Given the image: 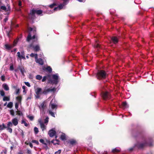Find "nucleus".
I'll list each match as a JSON object with an SVG mask.
<instances>
[{
	"mask_svg": "<svg viewBox=\"0 0 154 154\" xmlns=\"http://www.w3.org/2000/svg\"><path fill=\"white\" fill-rule=\"evenodd\" d=\"M144 142L143 143H137L135 145V146L139 149H142L144 147L149 146H152V143H148L145 138H143Z\"/></svg>",
	"mask_w": 154,
	"mask_h": 154,
	"instance_id": "obj_1",
	"label": "nucleus"
},
{
	"mask_svg": "<svg viewBox=\"0 0 154 154\" xmlns=\"http://www.w3.org/2000/svg\"><path fill=\"white\" fill-rule=\"evenodd\" d=\"M107 75L106 73L104 70H101L98 71L96 76L98 79L101 80L106 79Z\"/></svg>",
	"mask_w": 154,
	"mask_h": 154,
	"instance_id": "obj_2",
	"label": "nucleus"
},
{
	"mask_svg": "<svg viewBox=\"0 0 154 154\" xmlns=\"http://www.w3.org/2000/svg\"><path fill=\"white\" fill-rule=\"evenodd\" d=\"M59 76L57 74L53 75L52 79L49 78L48 79V83L52 84H57L58 82Z\"/></svg>",
	"mask_w": 154,
	"mask_h": 154,
	"instance_id": "obj_3",
	"label": "nucleus"
},
{
	"mask_svg": "<svg viewBox=\"0 0 154 154\" xmlns=\"http://www.w3.org/2000/svg\"><path fill=\"white\" fill-rule=\"evenodd\" d=\"M102 98L105 100L109 99L111 98V95L110 93L107 91H102L101 93Z\"/></svg>",
	"mask_w": 154,
	"mask_h": 154,
	"instance_id": "obj_4",
	"label": "nucleus"
},
{
	"mask_svg": "<svg viewBox=\"0 0 154 154\" xmlns=\"http://www.w3.org/2000/svg\"><path fill=\"white\" fill-rule=\"evenodd\" d=\"M42 13V11L41 10H36L32 9L31 10L29 14L30 15H31L32 16L34 17L35 14H36L38 15H40Z\"/></svg>",
	"mask_w": 154,
	"mask_h": 154,
	"instance_id": "obj_5",
	"label": "nucleus"
},
{
	"mask_svg": "<svg viewBox=\"0 0 154 154\" xmlns=\"http://www.w3.org/2000/svg\"><path fill=\"white\" fill-rule=\"evenodd\" d=\"M56 89L55 88H49L47 89H45L42 92V94H46L49 92H54L56 91Z\"/></svg>",
	"mask_w": 154,
	"mask_h": 154,
	"instance_id": "obj_6",
	"label": "nucleus"
},
{
	"mask_svg": "<svg viewBox=\"0 0 154 154\" xmlns=\"http://www.w3.org/2000/svg\"><path fill=\"white\" fill-rule=\"evenodd\" d=\"M29 46L30 47H32L33 50L35 52L38 51L40 50V47L38 45L34 46L32 43L29 45Z\"/></svg>",
	"mask_w": 154,
	"mask_h": 154,
	"instance_id": "obj_7",
	"label": "nucleus"
},
{
	"mask_svg": "<svg viewBox=\"0 0 154 154\" xmlns=\"http://www.w3.org/2000/svg\"><path fill=\"white\" fill-rule=\"evenodd\" d=\"M56 134V132L54 129H52L49 130L48 132V134L50 137H53Z\"/></svg>",
	"mask_w": 154,
	"mask_h": 154,
	"instance_id": "obj_8",
	"label": "nucleus"
},
{
	"mask_svg": "<svg viewBox=\"0 0 154 154\" xmlns=\"http://www.w3.org/2000/svg\"><path fill=\"white\" fill-rule=\"evenodd\" d=\"M17 57L20 59H25L26 58L25 57L24 53L23 51L21 52V54L20 52H18L17 53Z\"/></svg>",
	"mask_w": 154,
	"mask_h": 154,
	"instance_id": "obj_9",
	"label": "nucleus"
},
{
	"mask_svg": "<svg viewBox=\"0 0 154 154\" xmlns=\"http://www.w3.org/2000/svg\"><path fill=\"white\" fill-rule=\"evenodd\" d=\"M119 37H116V36H112L111 38V39L112 42L116 44H117L119 42Z\"/></svg>",
	"mask_w": 154,
	"mask_h": 154,
	"instance_id": "obj_10",
	"label": "nucleus"
},
{
	"mask_svg": "<svg viewBox=\"0 0 154 154\" xmlns=\"http://www.w3.org/2000/svg\"><path fill=\"white\" fill-rule=\"evenodd\" d=\"M35 35H34L32 37L31 34L29 32L27 37L26 41L29 42L31 39H35Z\"/></svg>",
	"mask_w": 154,
	"mask_h": 154,
	"instance_id": "obj_11",
	"label": "nucleus"
},
{
	"mask_svg": "<svg viewBox=\"0 0 154 154\" xmlns=\"http://www.w3.org/2000/svg\"><path fill=\"white\" fill-rule=\"evenodd\" d=\"M35 61L37 63H39L41 65H42L44 64V62L42 59L41 58L38 59L37 57L36 59H35Z\"/></svg>",
	"mask_w": 154,
	"mask_h": 154,
	"instance_id": "obj_12",
	"label": "nucleus"
},
{
	"mask_svg": "<svg viewBox=\"0 0 154 154\" xmlns=\"http://www.w3.org/2000/svg\"><path fill=\"white\" fill-rule=\"evenodd\" d=\"M42 88H37L35 91V93L37 95H38L39 94H42V92H41L42 91Z\"/></svg>",
	"mask_w": 154,
	"mask_h": 154,
	"instance_id": "obj_13",
	"label": "nucleus"
},
{
	"mask_svg": "<svg viewBox=\"0 0 154 154\" xmlns=\"http://www.w3.org/2000/svg\"><path fill=\"white\" fill-rule=\"evenodd\" d=\"M12 124L14 126H16L18 124V121L17 119L14 118L12 120Z\"/></svg>",
	"mask_w": 154,
	"mask_h": 154,
	"instance_id": "obj_14",
	"label": "nucleus"
},
{
	"mask_svg": "<svg viewBox=\"0 0 154 154\" xmlns=\"http://www.w3.org/2000/svg\"><path fill=\"white\" fill-rule=\"evenodd\" d=\"M18 25H15V23L14 21H11V24L10 25V28L12 29L13 28L16 27H18Z\"/></svg>",
	"mask_w": 154,
	"mask_h": 154,
	"instance_id": "obj_15",
	"label": "nucleus"
},
{
	"mask_svg": "<svg viewBox=\"0 0 154 154\" xmlns=\"http://www.w3.org/2000/svg\"><path fill=\"white\" fill-rule=\"evenodd\" d=\"M46 106V105L45 104V102H42L40 105V108L42 109L43 110L45 109V107Z\"/></svg>",
	"mask_w": 154,
	"mask_h": 154,
	"instance_id": "obj_16",
	"label": "nucleus"
},
{
	"mask_svg": "<svg viewBox=\"0 0 154 154\" xmlns=\"http://www.w3.org/2000/svg\"><path fill=\"white\" fill-rule=\"evenodd\" d=\"M69 141L70 144L72 145H75L77 143L76 140L74 139H71L69 140Z\"/></svg>",
	"mask_w": 154,
	"mask_h": 154,
	"instance_id": "obj_17",
	"label": "nucleus"
},
{
	"mask_svg": "<svg viewBox=\"0 0 154 154\" xmlns=\"http://www.w3.org/2000/svg\"><path fill=\"white\" fill-rule=\"evenodd\" d=\"M4 89L6 91H8L9 90V88L7 85L6 84H3L2 85Z\"/></svg>",
	"mask_w": 154,
	"mask_h": 154,
	"instance_id": "obj_18",
	"label": "nucleus"
},
{
	"mask_svg": "<svg viewBox=\"0 0 154 154\" xmlns=\"http://www.w3.org/2000/svg\"><path fill=\"white\" fill-rule=\"evenodd\" d=\"M5 48L8 50H10L12 46L11 45H10L8 44H5Z\"/></svg>",
	"mask_w": 154,
	"mask_h": 154,
	"instance_id": "obj_19",
	"label": "nucleus"
},
{
	"mask_svg": "<svg viewBox=\"0 0 154 154\" xmlns=\"http://www.w3.org/2000/svg\"><path fill=\"white\" fill-rule=\"evenodd\" d=\"M122 105L123 106L125 107V108H128L129 107V106L126 102H122Z\"/></svg>",
	"mask_w": 154,
	"mask_h": 154,
	"instance_id": "obj_20",
	"label": "nucleus"
},
{
	"mask_svg": "<svg viewBox=\"0 0 154 154\" xmlns=\"http://www.w3.org/2000/svg\"><path fill=\"white\" fill-rule=\"evenodd\" d=\"M45 69L46 71H48L49 73L51 72L52 71V68L50 66H47L46 68H45Z\"/></svg>",
	"mask_w": 154,
	"mask_h": 154,
	"instance_id": "obj_21",
	"label": "nucleus"
},
{
	"mask_svg": "<svg viewBox=\"0 0 154 154\" xmlns=\"http://www.w3.org/2000/svg\"><path fill=\"white\" fill-rule=\"evenodd\" d=\"M1 125V128H0V129L1 131H2V130L4 129L5 128H7V127L5 125L4 123H3L2 125Z\"/></svg>",
	"mask_w": 154,
	"mask_h": 154,
	"instance_id": "obj_22",
	"label": "nucleus"
},
{
	"mask_svg": "<svg viewBox=\"0 0 154 154\" xmlns=\"http://www.w3.org/2000/svg\"><path fill=\"white\" fill-rule=\"evenodd\" d=\"M30 56L31 57H35V59H36L37 58L38 55L37 54H34V53H32L30 54Z\"/></svg>",
	"mask_w": 154,
	"mask_h": 154,
	"instance_id": "obj_23",
	"label": "nucleus"
},
{
	"mask_svg": "<svg viewBox=\"0 0 154 154\" xmlns=\"http://www.w3.org/2000/svg\"><path fill=\"white\" fill-rule=\"evenodd\" d=\"M40 127L42 129V131H44L46 129V127L44 124H42L40 125Z\"/></svg>",
	"mask_w": 154,
	"mask_h": 154,
	"instance_id": "obj_24",
	"label": "nucleus"
},
{
	"mask_svg": "<svg viewBox=\"0 0 154 154\" xmlns=\"http://www.w3.org/2000/svg\"><path fill=\"white\" fill-rule=\"evenodd\" d=\"M60 138L63 140H66V137L65 134H62L60 136Z\"/></svg>",
	"mask_w": 154,
	"mask_h": 154,
	"instance_id": "obj_25",
	"label": "nucleus"
},
{
	"mask_svg": "<svg viewBox=\"0 0 154 154\" xmlns=\"http://www.w3.org/2000/svg\"><path fill=\"white\" fill-rule=\"evenodd\" d=\"M13 106V103L10 102H9L7 105V106L8 108H11Z\"/></svg>",
	"mask_w": 154,
	"mask_h": 154,
	"instance_id": "obj_26",
	"label": "nucleus"
},
{
	"mask_svg": "<svg viewBox=\"0 0 154 154\" xmlns=\"http://www.w3.org/2000/svg\"><path fill=\"white\" fill-rule=\"evenodd\" d=\"M34 131L35 134H37L39 132L38 128L36 127H34Z\"/></svg>",
	"mask_w": 154,
	"mask_h": 154,
	"instance_id": "obj_27",
	"label": "nucleus"
},
{
	"mask_svg": "<svg viewBox=\"0 0 154 154\" xmlns=\"http://www.w3.org/2000/svg\"><path fill=\"white\" fill-rule=\"evenodd\" d=\"M17 100L19 102H21L22 100L21 96H19L16 97Z\"/></svg>",
	"mask_w": 154,
	"mask_h": 154,
	"instance_id": "obj_28",
	"label": "nucleus"
},
{
	"mask_svg": "<svg viewBox=\"0 0 154 154\" xmlns=\"http://www.w3.org/2000/svg\"><path fill=\"white\" fill-rule=\"evenodd\" d=\"M3 100L4 101H8L10 100V98L9 97L6 96H4L3 99Z\"/></svg>",
	"mask_w": 154,
	"mask_h": 154,
	"instance_id": "obj_29",
	"label": "nucleus"
},
{
	"mask_svg": "<svg viewBox=\"0 0 154 154\" xmlns=\"http://www.w3.org/2000/svg\"><path fill=\"white\" fill-rule=\"evenodd\" d=\"M57 105L55 104L54 103L51 104V107L52 109H54L55 108L56 109L57 108Z\"/></svg>",
	"mask_w": 154,
	"mask_h": 154,
	"instance_id": "obj_30",
	"label": "nucleus"
},
{
	"mask_svg": "<svg viewBox=\"0 0 154 154\" xmlns=\"http://www.w3.org/2000/svg\"><path fill=\"white\" fill-rule=\"evenodd\" d=\"M50 77V75H48L47 76H44L43 79L42 80V82H45L46 81V79H47V77Z\"/></svg>",
	"mask_w": 154,
	"mask_h": 154,
	"instance_id": "obj_31",
	"label": "nucleus"
},
{
	"mask_svg": "<svg viewBox=\"0 0 154 154\" xmlns=\"http://www.w3.org/2000/svg\"><path fill=\"white\" fill-rule=\"evenodd\" d=\"M42 78V76L40 75H37L36 76V79L39 80H41Z\"/></svg>",
	"mask_w": 154,
	"mask_h": 154,
	"instance_id": "obj_32",
	"label": "nucleus"
},
{
	"mask_svg": "<svg viewBox=\"0 0 154 154\" xmlns=\"http://www.w3.org/2000/svg\"><path fill=\"white\" fill-rule=\"evenodd\" d=\"M49 114H50L51 116H52L55 117V114L54 112H52L51 110H49Z\"/></svg>",
	"mask_w": 154,
	"mask_h": 154,
	"instance_id": "obj_33",
	"label": "nucleus"
},
{
	"mask_svg": "<svg viewBox=\"0 0 154 154\" xmlns=\"http://www.w3.org/2000/svg\"><path fill=\"white\" fill-rule=\"evenodd\" d=\"M13 126V124L11 122H8L7 127H12Z\"/></svg>",
	"mask_w": 154,
	"mask_h": 154,
	"instance_id": "obj_34",
	"label": "nucleus"
},
{
	"mask_svg": "<svg viewBox=\"0 0 154 154\" xmlns=\"http://www.w3.org/2000/svg\"><path fill=\"white\" fill-rule=\"evenodd\" d=\"M120 151V150L119 149H118L116 148H115L112 149V152L113 153H115V152H119Z\"/></svg>",
	"mask_w": 154,
	"mask_h": 154,
	"instance_id": "obj_35",
	"label": "nucleus"
},
{
	"mask_svg": "<svg viewBox=\"0 0 154 154\" xmlns=\"http://www.w3.org/2000/svg\"><path fill=\"white\" fill-rule=\"evenodd\" d=\"M39 141L43 144H44L46 146L47 145V143L45 142V141L43 139H40Z\"/></svg>",
	"mask_w": 154,
	"mask_h": 154,
	"instance_id": "obj_36",
	"label": "nucleus"
},
{
	"mask_svg": "<svg viewBox=\"0 0 154 154\" xmlns=\"http://www.w3.org/2000/svg\"><path fill=\"white\" fill-rule=\"evenodd\" d=\"M19 70L21 72L22 75H23L24 76V72H25V69L24 68H22V69H20Z\"/></svg>",
	"mask_w": 154,
	"mask_h": 154,
	"instance_id": "obj_37",
	"label": "nucleus"
},
{
	"mask_svg": "<svg viewBox=\"0 0 154 154\" xmlns=\"http://www.w3.org/2000/svg\"><path fill=\"white\" fill-rule=\"evenodd\" d=\"M0 8L7 12V8L5 6H2L0 7Z\"/></svg>",
	"mask_w": 154,
	"mask_h": 154,
	"instance_id": "obj_38",
	"label": "nucleus"
},
{
	"mask_svg": "<svg viewBox=\"0 0 154 154\" xmlns=\"http://www.w3.org/2000/svg\"><path fill=\"white\" fill-rule=\"evenodd\" d=\"M27 117L28 118H29L30 120L31 121L33 120L34 119V117L33 116H30L29 115H28L27 116Z\"/></svg>",
	"mask_w": 154,
	"mask_h": 154,
	"instance_id": "obj_39",
	"label": "nucleus"
},
{
	"mask_svg": "<svg viewBox=\"0 0 154 154\" xmlns=\"http://www.w3.org/2000/svg\"><path fill=\"white\" fill-rule=\"evenodd\" d=\"M0 94L2 96H4L5 95V93L3 90H0Z\"/></svg>",
	"mask_w": 154,
	"mask_h": 154,
	"instance_id": "obj_40",
	"label": "nucleus"
},
{
	"mask_svg": "<svg viewBox=\"0 0 154 154\" xmlns=\"http://www.w3.org/2000/svg\"><path fill=\"white\" fill-rule=\"evenodd\" d=\"M100 45L97 42H96L94 45V47L96 48H100Z\"/></svg>",
	"mask_w": 154,
	"mask_h": 154,
	"instance_id": "obj_41",
	"label": "nucleus"
},
{
	"mask_svg": "<svg viewBox=\"0 0 154 154\" xmlns=\"http://www.w3.org/2000/svg\"><path fill=\"white\" fill-rule=\"evenodd\" d=\"M7 130L10 133H11L12 131V128L10 127H7L6 128Z\"/></svg>",
	"mask_w": 154,
	"mask_h": 154,
	"instance_id": "obj_42",
	"label": "nucleus"
},
{
	"mask_svg": "<svg viewBox=\"0 0 154 154\" xmlns=\"http://www.w3.org/2000/svg\"><path fill=\"white\" fill-rule=\"evenodd\" d=\"M32 142L36 143L37 145H38L39 144V143L38 141L35 140H33L32 141Z\"/></svg>",
	"mask_w": 154,
	"mask_h": 154,
	"instance_id": "obj_43",
	"label": "nucleus"
},
{
	"mask_svg": "<svg viewBox=\"0 0 154 154\" xmlns=\"http://www.w3.org/2000/svg\"><path fill=\"white\" fill-rule=\"evenodd\" d=\"M11 10L10 7V6H8V8H7V12L8 13V14H9Z\"/></svg>",
	"mask_w": 154,
	"mask_h": 154,
	"instance_id": "obj_44",
	"label": "nucleus"
},
{
	"mask_svg": "<svg viewBox=\"0 0 154 154\" xmlns=\"http://www.w3.org/2000/svg\"><path fill=\"white\" fill-rule=\"evenodd\" d=\"M54 141L55 140L53 139L51 141V143H53L54 145H56V144L59 145L60 144L59 143H55Z\"/></svg>",
	"mask_w": 154,
	"mask_h": 154,
	"instance_id": "obj_45",
	"label": "nucleus"
},
{
	"mask_svg": "<svg viewBox=\"0 0 154 154\" xmlns=\"http://www.w3.org/2000/svg\"><path fill=\"white\" fill-rule=\"evenodd\" d=\"M10 113L11 115L12 116H14V111L13 109H11L10 110Z\"/></svg>",
	"mask_w": 154,
	"mask_h": 154,
	"instance_id": "obj_46",
	"label": "nucleus"
},
{
	"mask_svg": "<svg viewBox=\"0 0 154 154\" xmlns=\"http://www.w3.org/2000/svg\"><path fill=\"white\" fill-rule=\"evenodd\" d=\"M56 5L55 3H53V4L50 5H49V7L51 8H52L54 6H56Z\"/></svg>",
	"mask_w": 154,
	"mask_h": 154,
	"instance_id": "obj_47",
	"label": "nucleus"
},
{
	"mask_svg": "<svg viewBox=\"0 0 154 154\" xmlns=\"http://www.w3.org/2000/svg\"><path fill=\"white\" fill-rule=\"evenodd\" d=\"M48 119L49 118L48 117H47L44 120V123H47L48 122Z\"/></svg>",
	"mask_w": 154,
	"mask_h": 154,
	"instance_id": "obj_48",
	"label": "nucleus"
},
{
	"mask_svg": "<svg viewBox=\"0 0 154 154\" xmlns=\"http://www.w3.org/2000/svg\"><path fill=\"white\" fill-rule=\"evenodd\" d=\"M20 89L19 88L17 89L16 90V94L17 95H18L20 93Z\"/></svg>",
	"mask_w": 154,
	"mask_h": 154,
	"instance_id": "obj_49",
	"label": "nucleus"
},
{
	"mask_svg": "<svg viewBox=\"0 0 154 154\" xmlns=\"http://www.w3.org/2000/svg\"><path fill=\"white\" fill-rule=\"evenodd\" d=\"M1 79L2 81L4 82L5 80V76L4 75H2L1 76Z\"/></svg>",
	"mask_w": 154,
	"mask_h": 154,
	"instance_id": "obj_50",
	"label": "nucleus"
},
{
	"mask_svg": "<svg viewBox=\"0 0 154 154\" xmlns=\"http://www.w3.org/2000/svg\"><path fill=\"white\" fill-rule=\"evenodd\" d=\"M61 149H59L54 154H60L61 152Z\"/></svg>",
	"mask_w": 154,
	"mask_h": 154,
	"instance_id": "obj_51",
	"label": "nucleus"
},
{
	"mask_svg": "<svg viewBox=\"0 0 154 154\" xmlns=\"http://www.w3.org/2000/svg\"><path fill=\"white\" fill-rule=\"evenodd\" d=\"M24 68V67L22 65H21V66L19 65L18 66L17 69L19 70H20V69H22V68Z\"/></svg>",
	"mask_w": 154,
	"mask_h": 154,
	"instance_id": "obj_52",
	"label": "nucleus"
},
{
	"mask_svg": "<svg viewBox=\"0 0 154 154\" xmlns=\"http://www.w3.org/2000/svg\"><path fill=\"white\" fill-rule=\"evenodd\" d=\"M10 69L12 71L14 69V66L13 64H11L10 66Z\"/></svg>",
	"mask_w": 154,
	"mask_h": 154,
	"instance_id": "obj_53",
	"label": "nucleus"
},
{
	"mask_svg": "<svg viewBox=\"0 0 154 154\" xmlns=\"http://www.w3.org/2000/svg\"><path fill=\"white\" fill-rule=\"evenodd\" d=\"M22 123H23L25 126L27 127L28 126V124L26 123V122L24 120H22Z\"/></svg>",
	"mask_w": 154,
	"mask_h": 154,
	"instance_id": "obj_54",
	"label": "nucleus"
},
{
	"mask_svg": "<svg viewBox=\"0 0 154 154\" xmlns=\"http://www.w3.org/2000/svg\"><path fill=\"white\" fill-rule=\"evenodd\" d=\"M25 84L27 86L29 87H30V85L29 83L28 82H25Z\"/></svg>",
	"mask_w": 154,
	"mask_h": 154,
	"instance_id": "obj_55",
	"label": "nucleus"
},
{
	"mask_svg": "<svg viewBox=\"0 0 154 154\" xmlns=\"http://www.w3.org/2000/svg\"><path fill=\"white\" fill-rule=\"evenodd\" d=\"M16 112L17 113V114H18V115H21V114H22V113L19 110H17L16 111Z\"/></svg>",
	"mask_w": 154,
	"mask_h": 154,
	"instance_id": "obj_56",
	"label": "nucleus"
},
{
	"mask_svg": "<svg viewBox=\"0 0 154 154\" xmlns=\"http://www.w3.org/2000/svg\"><path fill=\"white\" fill-rule=\"evenodd\" d=\"M58 7L59 10L63 8V5H60L58 6Z\"/></svg>",
	"mask_w": 154,
	"mask_h": 154,
	"instance_id": "obj_57",
	"label": "nucleus"
},
{
	"mask_svg": "<svg viewBox=\"0 0 154 154\" xmlns=\"http://www.w3.org/2000/svg\"><path fill=\"white\" fill-rule=\"evenodd\" d=\"M19 104L18 103H16L15 104V108L16 109H17L18 107Z\"/></svg>",
	"mask_w": 154,
	"mask_h": 154,
	"instance_id": "obj_58",
	"label": "nucleus"
},
{
	"mask_svg": "<svg viewBox=\"0 0 154 154\" xmlns=\"http://www.w3.org/2000/svg\"><path fill=\"white\" fill-rule=\"evenodd\" d=\"M18 5L20 7L22 5V2L20 0H19L18 2Z\"/></svg>",
	"mask_w": 154,
	"mask_h": 154,
	"instance_id": "obj_59",
	"label": "nucleus"
},
{
	"mask_svg": "<svg viewBox=\"0 0 154 154\" xmlns=\"http://www.w3.org/2000/svg\"><path fill=\"white\" fill-rule=\"evenodd\" d=\"M27 154H32L31 151L29 149L27 150Z\"/></svg>",
	"mask_w": 154,
	"mask_h": 154,
	"instance_id": "obj_60",
	"label": "nucleus"
},
{
	"mask_svg": "<svg viewBox=\"0 0 154 154\" xmlns=\"http://www.w3.org/2000/svg\"><path fill=\"white\" fill-rule=\"evenodd\" d=\"M8 17H5V18L4 19V21L5 22H6L8 20Z\"/></svg>",
	"mask_w": 154,
	"mask_h": 154,
	"instance_id": "obj_61",
	"label": "nucleus"
},
{
	"mask_svg": "<svg viewBox=\"0 0 154 154\" xmlns=\"http://www.w3.org/2000/svg\"><path fill=\"white\" fill-rule=\"evenodd\" d=\"M29 146H30V147H31V148H32V147H33V145H32V144L31 143H29Z\"/></svg>",
	"mask_w": 154,
	"mask_h": 154,
	"instance_id": "obj_62",
	"label": "nucleus"
},
{
	"mask_svg": "<svg viewBox=\"0 0 154 154\" xmlns=\"http://www.w3.org/2000/svg\"><path fill=\"white\" fill-rule=\"evenodd\" d=\"M38 122L40 125H41L42 124H43V123L42 122L41 120H38Z\"/></svg>",
	"mask_w": 154,
	"mask_h": 154,
	"instance_id": "obj_63",
	"label": "nucleus"
},
{
	"mask_svg": "<svg viewBox=\"0 0 154 154\" xmlns=\"http://www.w3.org/2000/svg\"><path fill=\"white\" fill-rule=\"evenodd\" d=\"M28 29L29 31H32V28L31 27H29V28Z\"/></svg>",
	"mask_w": 154,
	"mask_h": 154,
	"instance_id": "obj_64",
	"label": "nucleus"
}]
</instances>
